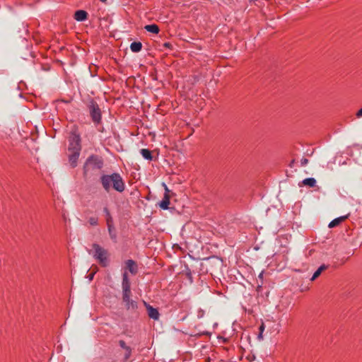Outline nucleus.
<instances>
[{
  "label": "nucleus",
  "mask_w": 362,
  "mask_h": 362,
  "mask_svg": "<svg viewBox=\"0 0 362 362\" xmlns=\"http://www.w3.org/2000/svg\"><path fill=\"white\" fill-rule=\"evenodd\" d=\"M100 182L106 193H110L111 189L122 193L126 188L125 182L118 173L102 175L100 177Z\"/></svg>",
  "instance_id": "nucleus-1"
},
{
  "label": "nucleus",
  "mask_w": 362,
  "mask_h": 362,
  "mask_svg": "<svg viewBox=\"0 0 362 362\" xmlns=\"http://www.w3.org/2000/svg\"><path fill=\"white\" fill-rule=\"evenodd\" d=\"M92 247L94 250L93 257L102 267H106L109 264L107 250L97 243H93Z\"/></svg>",
  "instance_id": "nucleus-2"
},
{
  "label": "nucleus",
  "mask_w": 362,
  "mask_h": 362,
  "mask_svg": "<svg viewBox=\"0 0 362 362\" xmlns=\"http://www.w3.org/2000/svg\"><path fill=\"white\" fill-rule=\"evenodd\" d=\"M88 108L92 122L95 126L101 123L102 120V111L98 104L93 100L89 101Z\"/></svg>",
  "instance_id": "nucleus-3"
},
{
  "label": "nucleus",
  "mask_w": 362,
  "mask_h": 362,
  "mask_svg": "<svg viewBox=\"0 0 362 362\" xmlns=\"http://www.w3.org/2000/svg\"><path fill=\"white\" fill-rule=\"evenodd\" d=\"M103 166V162L100 158L95 155H91L89 156L83 166V172L85 174L89 170V169H101Z\"/></svg>",
  "instance_id": "nucleus-4"
},
{
  "label": "nucleus",
  "mask_w": 362,
  "mask_h": 362,
  "mask_svg": "<svg viewBox=\"0 0 362 362\" xmlns=\"http://www.w3.org/2000/svg\"><path fill=\"white\" fill-rule=\"evenodd\" d=\"M81 136L76 132H72L69 138V152L81 151Z\"/></svg>",
  "instance_id": "nucleus-5"
},
{
  "label": "nucleus",
  "mask_w": 362,
  "mask_h": 362,
  "mask_svg": "<svg viewBox=\"0 0 362 362\" xmlns=\"http://www.w3.org/2000/svg\"><path fill=\"white\" fill-rule=\"evenodd\" d=\"M131 295L132 294L122 295V300L127 310L135 311L138 308V303L136 301L130 298Z\"/></svg>",
  "instance_id": "nucleus-6"
},
{
  "label": "nucleus",
  "mask_w": 362,
  "mask_h": 362,
  "mask_svg": "<svg viewBox=\"0 0 362 362\" xmlns=\"http://www.w3.org/2000/svg\"><path fill=\"white\" fill-rule=\"evenodd\" d=\"M122 295L132 294L131 283L129 279L128 274L127 272H124L122 274Z\"/></svg>",
  "instance_id": "nucleus-7"
},
{
  "label": "nucleus",
  "mask_w": 362,
  "mask_h": 362,
  "mask_svg": "<svg viewBox=\"0 0 362 362\" xmlns=\"http://www.w3.org/2000/svg\"><path fill=\"white\" fill-rule=\"evenodd\" d=\"M144 305L146 308L148 317L154 320H158L160 317L159 312L157 308L152 307L151 305L144 301Z\"/></svg>",
  "instance_id": "nucleus-8"
},
{
  "label": "nucleus",
  "mask_w": 362,
  "mask_h": 362,
  "mask_svg": "<svg viewBox=\"0 0 362 362\" xmlns=\"http://www.w3.org/2000/svg\"><path fill=\"white\" fill-rule=\"evenodd\" d=\"M81 151L69 152V162L74 168L76 167Z\"/></svg>",
  "instance_id": "nucleus-9"
},
{
  "label": "nucleus",
  "mask_w": 362,
  "mask_h": 362,
  "mask_svg": "<svg viewBox=\"0 0 362 362\" xmlns=\"http://www.w3.org/2000/svg\"><path fill=\"white\" fill-rule=\"evenodd\" d=\"M126 269L129 271V272L132 274H136L137 273V265L134 260L128 259L125 262Z\"/></svg>",
  "instance_id": "nucleus-10"
},
{
  "label": "nucleus",
  "mask_w": 362,
  "mask_h": 362,
  "mask_svg": "<svg viewBox=\"0 0 362 362\" xmlns=\"http://www.w3.org/2000/svg\"><path fill=\"white\" fill-rule=\"evenodd\" d=\"M119 346L124 349V351H125V354H124V359L125 361L128 360L131 355H132V349L130 346H127L125 341L124 340H119Z\"/></svg>",
  "instance_id": "nucleus-11"
},
{
  "label": "nucleus",
  "mask_w": 362,
  "mask_h": 362,
  "mask_svg": "<svg viewBox=\"0 0 362 362\" xmlns=\"http://www.w3.org/2000/svg\"><path fill=\"white\" fill-rule=\"evenodd\" d=\"M88 13L83 10H78L75 12L74 18L77 21H84L87 19Z\"/></svg>",
  "instance_id": "nucleus-12"
},
{
  "label": "nucleus",
  "mask_w": 362,
  "mask_h": 362,
  "mask_svg": "<svg viewBox=\"0 0 362 362\" xmlns=\"http://www.w3.org/2000/svg\"><path fill=\"white\" fill-rule=\"evenodd\" d=\"M169 204H170V196L167 193H165L162 201L159 203V206L163 210H167L169 208L168 207Z\"/></svg>",
  "instance_id": "nucleus-13"
},
{
  "label": "nucleus",
  "mask_w": 362,
  "mask_h": 362,
  "mask_svg": "<svg viewBox=\"0 0 362 362\" xmlns=\"http://www.w3.org/2000/svg\"><path fill=\"white\" fill-rule=\"evenodd\" d=\"M205 260L206 261L207 264L210 266H217L218 267L221 266V259L216 257H210L205 259Z\"/></svg>",
  "instance_id": "nucleus-14"
},
{
  "label": "nucleus",
  "mask_w": 362,
  "mask_h": 362,
  "mask_svg": "<svg viewBox=\"0 0 362 362\" xmlns=\"http://www.w3.org/2000/svg\"><path fill=\"white\" fill-rule=\"evenodd\" d=\"M348 216L349 215H346L334 218L329 223L328 227L332 228L338 226L340 223L346 220L348 218Z\"/></svg>",
  "instance_id": "nucleus-15"
},
{
  "label": "nucleus",
  "mask_w": 362,
  "mask_h": 362,
  "mask_svg": "<svg viewBox=\"0 0 362 362\" xmlns=\"http://www.w3.org/2000/svg\"><path fill=\"white\" fill-rule=\"evenodd\" d=\"M144 29L146 31H148L149 33H154V34H158L160 31L159 27L156 24L146 25L144 27Z\"/></svg>",
  "instance_id": "nucleus-16"
},
{
  "label": "nucleus",
  "mask_w": 362,
  "mask_h": 362,
  "mask_svg": "<svg viewBox=\"0 0 362 362\" xmlns=\"http://www.w3.org/2000/svg\"><path fill=\"white\" fill-rule=\"evenodd\" d=\"M130 49L133 52H139L142 49V44L140 42H133L130 45Z\"/></svg>",
  "instance_id": "nucleus-17"
},
{
  "label": "nucleus",
  "mask_w": 362,
  "mask_h": 362,
  "mask_svg": "<svg viewBox=\"0 0 362 362\" xmlns=\"http://www.w3.org/2000/svg\"><path fill=\"white\" fill-rule=\"evenodd\" d=\"M107 229H108V233H109L110 238L115 243H116L117 242V232H116V230H115L114 226H107Z\"/></svg>",
  "instance_id": "nucleus-18"
},
{
  "label": "nucleus",
  "mask_w": 362,
  "mask_h": 362,
  "mask_svg": "<svg viewBox=\"0 0 362 362\" xmlns=\"http://www.w3.org/2000/svg\"><path fill=\"white\" fill-rule=\"evenodd\" d=\"M328 266L325 264H322L313 274V276L311 277L310 280L314 281L315 279H317L322 271L327 269Z\"/></svg>",
  "instance_id": "nucleus-19"
},
{
  "label": "nucleus",
  "mask_w": 362,
  "mask_h": 362,
  "mask_svg": "<svg viewBox=\"0 0 362 362\" xmlns=\"http://www.w3.org/2000/svg\"><path fill=\"white\" fill-rule=\"evenodd\" d=\"M141 154L142 155V156L146 159V160H152L153 159V156H152V154H151V151L148 149H146V148H142L141 150Z\"/></svg>",
  "instance_id": "nucleus-20"
},
{
  "label": "nucleus",
  "mask_w": 362,
  "mask_h": 362,
  "mask_svg": "<svg viewBox=\"0 0 362 362\" xmlns=\"http://www.w3.org/2000/svg\"><path fill=\"white\" fill-rule=\"evenodd\" d=\"M303 184L310 187H313L316 185V180L313 177L305 178L302 181Z\"/></svg>",
  "instance_id": "nucleus-21"
},
{
  "label": "nucleus",
  "mask_w": 362,
  "mask_h": 362,
  "mask_svg": "<svg viewBox=\"0 0 362 362\" xmlns=\"http://www.w3.org/2000/svg\"><path fill=\"white\" fill-rule=\"evenodd\" d=\"M88 222L91 226H97L98 225V218L90 217L88 220Z\"/></svg>",
  "instance_id": "nucleus-22"
},
{
  "label": "nucleus",
  "mask_w": 362,
  "mask_h": 362,
  "mask_svg": "<svg viewBox=\"0 0 362 362\" xmlns=\"http://www.w3.org/2000/svg\"><path fill=\"white\" fill-rule=\"evenodd\" d=\"M106 218L107 226H113V219L112 216H107Z\"/></svg>",
  "instance_id": "nucleus-23"
},
{
  "label": "nucleus",
  "mask_w": 362,
  "mask_h": 362,
  "mask_svg": "<svg viewBox=\"0 0 362 362\" xmlns=\"http://www.w3.org/2000/svg\"><path fill=\"white\" fill-rule=\"evenodd\" d=\"M103 213L105 214V218H107V216H110L111 215L107 207L103 208Z\"/></svg>",
  "instance_id": "nucleus-24"
},
{
  "label": "nucleus",
  "mask_w": 362,
  "mask_h": 362,
  "mask_svg": "<svg viewBox=\"0 0 362 362\" xmlns=\"http://www.w3.org/2000/svg\"><path fill=\"white\" fill-rule=\"evenodd\" d=\"M308 163V160L305 158H303L300 160V165L302 166H305Z\"/></svg>",
  "instance_id": "nucleus-25"
},
{
  "label": "nucleus",
  "mask_w": 362,
  "mask_h": 362,
  "mask_svg": "<svg viewBox=\"0 0 362 362\" xmlns=\"http://www.w3.org/2000/svg\"><path fill=\"white\" fill-rule=\"evenodd\" d=\"M163 47H166V48H168V49H172L173 48V45L170 42H166L163 44Z\"/></svg>",
  "instance_id": "nucleus-26"
},
{
  "label": "nucleus",
  "mask_w": 362,
  "mask_h": 362,
  "mask_svg": "<svg viewBox=\"0 0 362 362\" xmlns=\"http://www.w3.org/2000/svg\"><path fill=\"white\" fill-rule=\"evenodd\" d=\"M265 329V325L264 322H262L261 325L259 327V332L263 333Z\"/></svg>",
  "instance_id": "nucleus-27"
},
{
  "label": "nucleus",
  "mask_w": 362,
  "mask_h": 362,
  "mask_svg": "<svg viewBox=\"0 0 362 362\" xmlns=\"http://www.w3.org/2000/svg\"><path fill=\"white\" fill-rule=\"evenodd\" d=\"M257 339L259 341L263 340V333L259 332V334L257 335Z\"/></svg>",
  "instance_id": "nucleus-28"
},
{
  "label": "nucleus",
  "mask_w": 362,
  "mask_h": 362,
  "mask_svg": "<svg viewBox=\"0 0 362 362\" xmlns=\"http://www.w3.org/2000/svg\"><path fill=\"white\" fill-rule=\"evenodd\" d=\"M356 116L358 117H362V107L357 112Z\"/></svg>",
  "instance_id": "nucleus-29"
},
{
  "label": "nucleus",
  "mask_w": 362,
  "mask_h": 362,
  "mask_svg": "<svg viewBox=\"0 0 362 362\" xmlns=\"http://www.w3.org/2000/svg\"><path fill=\"white\" fill-rule=\"evenodd\" d=\"M163 185H164V187H165V193H167V194H168V193H169V192H170V191H169V189H168V188L167 185H166L165 183H163Z\"/></svg>",
  "instance_id": "nucleus-30"
},
{
  "label": "nucleus",
  "mask_w": 362,
  "mask_h": 362,
  "mask_svg": "<svg viewBox=\"0 0 362 362\" xmlns=\"http://www.w3.org/2000/svg\"><path fill=\"white\" fill-rule=\"evenodd\" d=\"M263 277V272H262L259 274V278L262 279Z\"/></svg>",
  "instance_id": "nucleus-31"
},
{
  "label": "nucleus",
  "mask_w": 362,
  "mask_h": 362,
  "mask_svg": "<svg viewBox=\"0 0 362 362\" xmlns=\"http://www.w3.org/2000/svg\"><path fill=\"white\" fill-rule=\"evenodd\" d=\"M93 276H94V274H92L90 276V279H93Z\"/></svg>",
  "instance_id": "nucleus-32"
},
{
  "label": "nucleus",
  "mask_w": 362,
  "mask_h": 362,
  "mask_svg": "<svg viewBox=\"0 0 362 362\" xmlns=\"http://www.w3.org/2000/svg\"><path fill=\"white\" fill-rule=\"evenodd\" d=\"M293 163H294V160H293L291 161V163L290 164V166H291L292 165H293Z\"/></svg>",
  "instance_id": "nucleus-33"
},
{
  "label": "nucleus",
  "mask_w": 362,
  "mask_h": 362,
  "mask_svg": "<svg viewBox=\"0 0 362 362\" xmlns=\"http://www.w3.org/2000/svg\"><path fill=\"white\" fill-rule=\"evenodd\" d=\"M101 2L105 3L107 1V0H100Z\"/></svg>",
  "instance_id": "nucleus-34"
}]
</instances>
